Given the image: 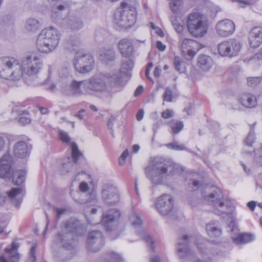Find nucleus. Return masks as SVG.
Listing matches in <instances>:
<instances>
[{"label": "nucleus", "instance_id": "obj_1", "mask_svg": "<svg viewBox=\"0 0 262 262\" xmlns=\"http://www.w3.org/2000/svg\"><path fill=\"white\" fill-rule=\"evenodd\" d=\"M179 167L169 160L160 157L155 158L151 165L145 168L147 178L156 184L161 183L167 177L179 172Z\"/></svg>", "mask_w": 262, "mask_h": 262}, {"label": "nucleus", "instance_id": "obj_2", "mask_svg": "<svg viewBox=\"0 0 262 262\" xmlns=\"http://www.w3.org/2000/svg\"><path fill=\"white\" fill-rule=\"evenodd\" d=\"M114 82L117 85L124 84L121 75L113 74L112 73H101L91 77L84 83L88 91L97 92H110L111 88L109 82Z\"/></svg>", "mask_w": 262, "mask_h": 262}, {"label": "nucleus", "instance_id": "obj_3", "mask_svg": "<svg viewBox=\"0 0 262 262\" xmlns=\"http://www.w3.org/2000/svg\"><path fill=\"white\" fill-rule=\"evenodd\" d=\"M58 42L57 30L50 27L43 30L39 34L36 40V47L39 51L48 53L55 49Z\"/></svg>", "mask_w": 262, "mask_h": 262}, {"label": "nucleus", "instance_id": "obj_4", "mask_svg": "<svg viewBox=\"0 0 262 262\" xmlns=\"http://www.w3.org/2000/svg\"><path fill=\"white\" fill-rule=\"evenodd\" d=\"M21 67L25 75V80L30 84L36 75L42 69V61L40 57L34 54L24 56L21 61Z\"/></svg>", "mask_w": 262, "mask_h": 262}, {"label": "nucleus", "instance_id": "obj_5", "mask_svg": "<svg viewBox=\"0 0 262 262\" xmlns=\"http://www.w3.org/2000/svg\"><path fill=\"white\" fill-rule=\"evenodd\" d=\"M186 24L188 31L194 37H203L207 33L208 28L207 20L205 16L199 13H190Z\"/></svg>", "mask_w": 262, "mask_h": 262}, {"label": "nucleus", "instance_id": "obj_6", "mask_svg": "<svg viewBox=\"0 0 262 262\" xmlns=\"http://www.w3.org/2000/svg\"><path fill=\"white\" fill-rule=\"evenodd\" d=\"M134 8L129 6L117 9L114 13V20L116 24L122 28H127L135 22L136 17Z\"/></svg>", "mask_w": 262, "mask_h": 262}, {"label": "nucleus", "instance_id": "obj_7", "mask_svg": "<svg viewBox=\"0 0 262 262\" xmlns=\"http://www.w3.org/2000/svg\"><path fill=\"white\" fill-rule=\"evenodd\" d=\"M94 59L89 53L78 51L76 52L74 66L75 70L80 73H86L91 71L93 68Z\"/></svg>", "mask_w": 262, "mask_h": 262}, {"label": "nucleus", "instance_id": "obj_8", "mask_svg": "<svg viewBox=\"0 0 262 262\" xmlns=\"http://www.w3.org/2000/svg\"><path fill=\"white\" fill-rule=\"evenodd\" d=\"M241 49V44L236 39H230L223 41L218 46L219 54L222 56L233 57L236 56Z\"/></svg>", "mask_w": 262, "mask_h": 262}, {"label": "nucleus", "instance_id": "obj_9", "mask_svg": "<svg viewBox=\"0 0 262 262\" xmlns=\"http://www.w3.org/2000/svg\"><path fill=\"white\" fill-rule=\"evenodd\" d=\"M120 193L116 186L106 184L102 189V198L104 203L108 206L116 205L119 202Z\"/></svg>", "mask_w": 262, "mask_h": 262}, {"label": "nucleus", "instance_id": "obj_10", "mask_svg": "<svg viewBox=\"0 0 262 262\" xmlns=\"http://www.w3.org/2000/svg\"><path fill=\"white\" fill-rule=\"evenodd\" d=\"M204 199L214 208L219 204H222L224 197L222 190L218 187L212 186L208 187L202 193Z\"/></svg>", "mask_w": 262, "mask_h": 262}, {"label": "nucleus", "instance_id": "obj_11", "mask_svg": "<svg viewBox=\"0 0 262 262\" xmlns=\"http://www.w3.org/2000/svg\"><path fill=\"white\" fill-rule=\"evenodd\" d=\"M72 147V158L68 157L62 164L60 172L62 174H66L72 171L74 164H76L78 158L82 156V153L79 150L78 146L75 142L71 144Z\"/></svg>", "mask_w": 262, "mask_h": 262}, {"label": "nucleus", "instance_id": "obj_12", "mask_svg": "<svg viewBox=\"0 0 262 262\" xmlns=\"http://www.w3.org/2000/svg\"><path fill=\"white\" fill-rule=\"evenodd\" d=\"M103 245L104 237L101 231L94 230L89 233L86 242V247L89 251L96 252Z\"/></svg>", "mask_w": 262, "mask_h": 262}, {"label": "nucleus", "instance_id": "obj_13", "mask_svg": "<svg viewBox=\"0 0 262 262\" xmlns=\"http://www.w3.org/2000/svg\"><path fill=\"white\" fill-rule=\"evenodd\" d=\"M60 229L73 232L75 235H82L85 232V227L81 222L75 218H71L63 221L61 224Z\"/></svg>", "mask_w": 262, "mask_h": 262}, {"label": "nucleus", "instance_id": "obj_14", "mask_svg": "<svg viewBox=\"0 0 262 262\" xmlns=\"http://www.w3.org/2000/svg\"><path fill=\"white\" fill-rule=\"evenodd\" d=\"M156 206L157 210L162 215L170 214L173 210V201L171 195L164 194L159 198L156 202Z\"/></svg>", "mask_w": 262, "mask_h": 262}, {"label": "nucleus", "instance_id": "obj_15", "mask_svg": "<svg viewBox=\"0 0 262 262\" xmlns=\"http://www.w3.org/2000/svg\"><path fill=\"white\" fill-rule=\"evenodd\" d=\"M57 239L58 243L68 250L73 249L76 245V236L73 234V232H67L60 229Z\"/></svg>", "mask_w": 262, "mask_h": 262}, {"label": "nucleus", "instance_id": "obj_16", "mask_svg": "<svg viewBox=\"0 0 262 262\" xmlns=\"http://www.w3.org/2000/svg\"><path fill=\"white\" fill-rule=\"evenodd\" d=\"M130 221L136 229L138 234L141 236L152 250H154V245L151 237L149 235H144V231L141 227L142 224V221L140 216L138 214L133 213L130 216Z\"/></svg>", "mask_w": 262, "mask_h": 262}, {"label": "nucleus", "instance_id": "obj_17", "mask_svg": "<svg viewBox=\"0 0 262 262\" xmlns=\"http://www.w3.org/2000/svg\"><path fill=\"white\" fill-rule=\"evenodd\" d=\"M191 236L184 235L183 238L179 239V242L177 247V254L181 259L188 258L191 259V257L193 255L191 250L189 248L188 243Z\"/></svg>", "mask_w": 262, "mask_h": 262}, {"label": "nucleus", "instance_id": "obj_18", "mask_svg": "<svg viewBox=\"0 0 262 262\" xmlns=\"http://www.w3.org/2000/svg\"><path fill=\"white\" fill-rule=\"evenodd\" d=\"M120 215V212L117 209H112L103 214L101 223L107 231H112L115 227L116 220Z\"/></svg>", "mask_w": 262, "mask_h": 262}, {"label": "nucleus", "instance_id": "obj_19", "mask_svg": "<svg viewBox=\"0 0 262 262\" xmlns=\"http://www.w3.org/2000/svg\"><path fill=\"white\" fill-rule=\"evenodd\" d=\"M234 23L228 19L219 21L216 25L217 33L221 36L226 37L232 34L235 31Z\"/></svg>", "mask_w": 262, "mask_h": 262}, {"label": "nucleus", "instance_id": "obj_20", "mask_svg": "<svg viewBox=\"0 0 262 262\" xmlns=\"http://www.w3.org/2000/svg\"><path fill=\"white\" fill-rule=\"evenodd\" d=\"M248 42L252 48L258 47L262 43V27L252 28L248 34Z\"/></svg>", "mask_w": 262, "mask_h": 262}, {"label": "nucleus", "instance_id": "obj_21", "mask_svg": "<svg viewBox=\"0 0 262 262\" xmlns=\"http://www.w3.org/2000/svg\"><path fill=\"white\" fill-rule=\"evenodd\" d=\"M12 158L9 154H6L0 158V178L6 179L10 177Z\"/></svg>", "mask_w": 262, "mask_h": 262}, {"label": "nucleus", "instance_id": "obj_22", "mask_svg": "<svg viewBox=\"0 0 262 262\" xmlns=\"http://www.w3.org/2000/svg\"><path fill=\"white\" fill-rule=\"evenodd\" d=\"M79 188L81 192H78V194L80 195V198L76 200V201L80 204H85L88 202H95L96 200V192L95 191H92L88 194V199H84L85 196V192L89 190V185L85 182H82L80 184Z\"/></svg>", "mask_w": 262, "mask_h": 262}, {"label": "nucleus", "instance_id": "obj_23", "mask_svg": "<svg viewBox=\"0 0 262 262\" xmlns=\"http://www.w3.org/2000/svg\"><path fill=\"white\" fill-rule=\"evenodd\" d=\"M21 77L25 79L21 64L20 65L19 61L16 59L13 66L10 69L9 72H8L4 78L10 80H18Z\"/></svg>", "mask_w": 262, "mask_h": 262}, {"label": "nucleus", "instance_id": "obj_24", "mask_svg": "<svg viewBox=\"0 0 262 262\" xmlns=\"http://www.w3.org/2000/svg\"><path fill=\"white\" fill-rule=\"evenodd\" d=\"M99 57L102 62L108 64L116 60V52L113 48H104L100 50Z\"/></svg>", "mask_w": 262, "mask_h": 262}, {"label": "nucleus", "instance_id": "obj_25", "mask_svg": "<svg viewBox=\"0 0 262 262\" xmlns=\"http://www.w3.org/2000/svg\"><path fill=\"white\" fill-rule=\"evenodd\" d=\"M118 50L121 55L129 58L134 51V47L130 40L127 38L120 40L118 43Z\"/></svg>", "mask_w": 262, "mask_h": 262}, {"label": "nucleus", "instance_id": "obj_26", "mask_svg": "<svg viewBox=\"0 0 262 262\" xmlns=\"http://www.w3.org/2000/svg\"><path fill=\"white\" fill-rule=\"evenodd\" d=\"M73 30L77 31L83 27V23L80 18L74 14L68 16L67 19H64V23L62 25Z\"/></svg>", "mask_w": 262, "mask_h": 262}, {"label": "nucleus", "instance_id": "obj_27", "mask_svg": "<svg viewBox=\"0 0 262 262\" xmlns=\"http://www.w3.org/2000/svg\"><path fill=\"white\" fill-rule=\"evenodd\" d=\"M16 59L13 57H4L0 58V76L4 78L10 69L13 66Z\"/></svg>", "mask_w": 262, "mask_h": 262}, {"label": "nucleus", "instance_id": "obj_28", "mask_svg": "<svg viewBox=\"0 0 262 262\" xmlns=\"http://www.w3.org/2000/svg\"><path fill=\"white\" fill-rule=\"evenodd\" d=\"M133 67L134 64L133 61L127 58L122 60L121 68L119 72L116 71L112 73L113 74H118L119 73L122 77V80L124 83L122 85H124L126 83V82L124 80V77L127 76L128 75H130L129 72L132 71Z\"/></svg>", "mask_w": 262, "mask_h": 262}, {"label": "nucleus", "instance_id": "obj_29", "mask_svg": "<svg viewBox=\"0 0 262 262\" xmlns=\"http://www.w3.org/2000/svg\"><path fill=\"white\" fill-rule=\"evenodd\" d=\"M24 193V190L21 188H12L10 191L7 192L12 204L16 207H18L20 204Z\"/></svg>", "mask_w": 262, "mask_h": 262}, {"label": "nucleus", "instance_id": "obj_30", "mask_svg": "<svg viewBox=\"0 0 262 262\" xmlns=\"http://www.w3.org/2000/svg\"><path fill=\"white\" fill-rule=\"evenodd\" d=\"M28 153V147L25 142L19 141L14 145L13 154L16 157L24 158L27 156Z\"/></svg>", "mask_w": 262, "mask_h": 262}, {"label": "nucleus", "instance_id": "obj_31", "mask_svg": "<svg viewBox=\"0 0 262 262\" xmlns=\"http://www.w3.org/2000/svg\"><path fill=\"white\" fill-rule=\"evenodd\" d=\"M213 64V60L209 56L202 54L198 57V65L202 70H209L212 68Z\"/></svg>", "mask_w": 262, "mask_h": 262}, {"label": "nucleus", "instance_id": "obj_32", "mask_svg": "<svg viewBox=\"0 0 262 262\" xmlns=\"http://www.w3.org/2000/svg\"><path fill=\"white\" fill-rule=\"evenodd\" d=\"M240 103L246 107L253 108L256 105L257 101L255 96L250 94H243L240 99Z\"/></svg>", "mask_w": 262, "mask_h": 262}, {"label": "nucleus", "instance_id": "obj_33", "mask_svg": "<svg viewBox=\"0 0 262 262\" xmlns=\"http://www.w3.org/2000/svg\"><path fill=\"white\" fill-rule=\"evenodd\" d=\"M19 244L17 243L13 242L11 243V248L8 247L5 249V251L9 254L11 262H17L19 260V255L17 252Z\"/></svg>", "mask_w": 262, "mask_h": 262}, {"label": "nucleus", "instance_id": "obj_34", "mask_svg": "<svg viewBox=\"0 0 262 262\" xmlns=\"http://www.w3.org/2000/svg\"><path fill=\"white\" fill-rule=\"evenodd\" d=\"M222 203L223 205L222 204H219L214 207L215 213L219 215H230L232 211V207L229 205L228 202H225L224 200L222 201Z\"/></svg>", "mask_w": 262, "mask_h": 262}, {"label": "nucleus", "instance_id": "obj_35", "mask_svg": "<svg viewBox=\"0 0 262 262\" xmlns=\"http://www.w3.org/2000/svg\"><path fill=\"white\" fill-rule=\"evenodd\" d=\"M58 75V83L59 84L70 82L73 79L71 74V70L68 68H61L59 71Z\"/></svg>", "mask_w": 262, "mask_h": 262}, {"label": "nucleus", "instance_id": "obj_36", "mask_svg": "<svg viewBox=\"0 0 262 262\" xmlns=\"http://www.w3.org/2000/svg\"><path fill=\"white\" fill-rule=\"evenodd\" d=\"M255 238V235L251 233H242L236 237L233 238V242L237 244H245L253 241Z\"/></svg>", "mask_w": 262, "mask_h": 262}, {"label": "nucleus", "instance_id": "obj_37", "mask_svg": "<svg viewBox=\"0 0 262 262\" xmlns=\"http://www.w3.org/2000/svg\"><path fill=\"white\" fill-rule=\"evenodd\" d=\"M26 172L24 170H17L13 171L12 178V182L15 185H21L25 181Z\"/></svg>", "mask_w": 262, "mask_h": 262}, {"label": "nucleus", "instance_id": "obj_38", "mask_svg": "<svg viewBox=\"0 0 262 262\" xmlns=\"http://www.w3.org/2000/svg\"><path fill=\"white\" fill-rule=\"evenodd\" d=\"M70 14H66L64 11H58L54 9H52V10L51 17L58 21L61 25L64 24V19H67L68 16Z\"/></svg>", "mask_w": 262, "mask_h": 262}, {"label": "nucleus", "instance_id": "obj_39", "mask_svg": "<svg viewBox=\"0 0 262 262\" xmlns=\"http://www.w3.org/2000/svg\"><path fill=\"white\" fill-rule=\"evenodd\" d=\"M72 95H81L83 94V91L81 89V86H83L85 91L88 92V89L84 86V83L85 81H77L76 80L72 79Z\"/></svg>", "mask_w": 262, "mask_h": 262}, {"label": "nucleus", "instance_id": "obj_40", "mask_svg": "<svg viewBox=\"0 0 262 262\" xmlns=\"http://www.w3.org/2000/svg\"><path fill=\"white\" fill-rule=\"evenodd\" d=\"M199 43L191 39L185 38L181 43V49L183 54H185V51L191 48H195V47H199Z\"/></svg>", "mask_w": 262, "mask_h": 262}, {"label": "nucleus", "instance_id": "obj_41", "mask_svg": "<svg viewBox=\"0 0 262 262\" xmlns=\"http://www.w3.org/2000/svg\"><path fill=\"white\" fill-rule=\"evenodd\" d=\"M206 231L210 236L218 237L221 235V230L214 223L206 225Z\"/></svg>", "mask_w": 262, "mask_h": 262}, {"label": "nucleus", "instance_id": "obj_42", "mask_svg": "<svg viewBox=\"0 0 262 262\" xmlns=\"http://www.w3.org/2000/svg\"><path fill=\"white\" fill-rule=\"evenodd\" d=\"M169 125L173 135L179 133L184 127L183 122L180 121H172L169 123Z\"/></svg>", "mask_w": 262, "mask_h": 262}, {"label": "nucleus", "instance_id": "obj_43", "mask_svg": "<svg viewBox=\"0 0 262 262\" xmlns=\"http://www.w3.org/2000/svg\"><path fill=\"white\" fill-rule=\"evenodd\" d=\"M173 65L175 69L180 73L185 72L186 70L185 63L180 57L176 56L174 57Z\"/></svg>", "mask_w": 262, "mask_h": 262}, {"label": "nucleus", "instance_id": "obj_44", "mask_svg": "<svg viewBox=\"0 0 262 262\" xmlns=\"http://www.w3.org/2000/svg\"><path fill=\"white\" fill-rule=\"evenodd\" d=\"M39 22L36 19L30 18L28 19L25 25V27L28 31H35L38 29Z\"/></svg>", "mask_w": 262, "mask_h": 262}, {"label": "nucleus", "instance_id": "obj_45", "mask_svg": "<svg viewBox=\"0 0 262 262\" xmlns=\"http://www.w3.org/2000/svg\"><path fill=\"white\" fill-rule=\"evenodd\" d=\"M71 81L70 82L62 83L59 85L61 88L62 92L66 95L71 96L72 95V85Z\"/></svg>", "mask_w": 262, "mask_h": 262}, {"label": "nucleus", "instance_id": "obj_46", "mask_svg": "<svg viewBox=\"0 0 262 262\" xmlns=\"http://www.w3.org/2000/svg\"><path fill=\"white\" fill-rule=\"evenodd\" d=\"M53 9L58 11H64L66 14H70V5L68 2H63L61 3L57 4Z\"/></svg>", "mask_w": 262, "mask_h": 262}, {"label": "nucleus", "instance_id": "obj_47", "mask_svg": "<svg viewBox=\"0 0 262 262\" xmlns=\"http://www.w3.org/2000/svg\"><path fill=\"white\" fill-rule=\"evenodd\" d=\"M253 152L254 154V160L259 165L262 166V146L260 148L255 149Z\"/></svg>", "mask_w": 262, "mask_h": 262}, {"label": "nucleus", "instance_id": "obj_48", "mask_svg": "<svg viewBox=\"0 0 262 262\" xmlns=\"http://www.w3.org/2000/svg\"><path fill=\"white\" fill-rule=\"evenodd\" d=\"M59 137L60 140L65 144H70L71 140L68 133L63 130L59 131Z\"/></svg>", "mask_w": 262, "mask_h": 262}, {"label": "nucleus", "instance_id": "obj_49", "mask_svg": "<svg viewBox=\"0 0 262 262\" xmlns=\"http://www.w3.org/2000/svg\"><path fill=\"white\" fill-rule=\"evenodd\" d=\"M167 147L176 150H187L188 149L183 144H179L177 142L168 143L167 144Z\"/></svg>", "mask_w": 262, "mask_h": 262}, {"label": "nucleus", "instance_id": "obj_50", "mask_svg": "<svg viewBox=\"0 0 262 262\" xmlns=\"http://www.w3.org/2000/svg\"><path fill=\"white\" fill-rule=\"evenodd\" d=\"M170 21L174 29L177 32L180 33L183 31V26L178 22L176 16H171Z\"/></svg>", "mask_w": 262, "mask_h": 262}, {"label": "nucleus", "instance_id": "obj_51", "mask_svg": "<svg viewBox=\"0 0 262 262\" xmlns=\"http://www.w3.org/2000/svg\"><path fill=\"white\" fill-rule=\"evenodd\" d=\"M181 1L180 0H173L169 3V6L171 10L174 13H178L180 10V6L181 5Z\"/></svg>", "mask_w": 262, "mask_h": 262}, {"label": "nucleus", "instance_id": "obj_52", "mask_svg": "<svg viewBox=\"0 0 262 262\" xmlns=\"http://www.w3.org/2000/svg\"><path fill=\"white\" fill-rule=\"evenodd\" d=\"M255 143V135L254 133L250 132L246 139L245 144L247 146L251 147Z\"/></svg>", "mask_w": 262, "mask_h": 262}, {"label": "nucleus", "instance_id": "obj_53", "mask_svg": "<svg viewBox=\"0 0 262 262\" xmlns=\"http://www.w3.org/2000/svg\"><path fill=\"white\" fill-rule=\"evenodd\" d=\"M260 82V78L259 77H251L248 78L247 83L249 86L254 87L258 85Z\"/></svg>", "mask_w": 262, "mask_h": 262}, {"label": "nucleus", "instance_id": "obj_54", "mask_svg": "<svg viewBox=\"0 0 262 262\" xmlns=\"http://www.w3.org/2000/svg\"><path fill=\"white\" fill-rule=\"evenodd\" d=\"M163 100L167 102H171L172 100V91L169 88H166L163 96Z\"/></svg>", "mask_w": 262, "mask_h": 262}, {"label": "nucleus", "instance_id": "obj_55", "mask_svg": "<svg viewBox=\"0 0 262 262\" xmlns=\"http://www.w3.org/2000/svg\"><path fill=\"white\" fill-rule=\"evenodd\" d=\"M67 210L63 208H53V211L56 213V219L58 221L61 216L65 214Z\"/></svg>", "mask_w": 262, "mask_h": 262}, {"label": "nucleus", "instance_id": "obj_56", "mask_svg": "<svg viewBox=\"0 0 262 262\" xmlns=\"http://www.w3.org/2000/svg\"><path fill=\"white\" fill-rule=\"evenodd\" d=\"M109 258L112 262H119L122 260L121 256L115 252L110 253Z\"/></svg>", "mask_w": 262, "mask_h": 262}, {"label": "nucleus", "instance_id": "obj_57", "mask_svg": "<svg viewBox=\"0 0 262 262\" xmlns=\"http://www.w3.org/2000/svg\"><path fill=\"white\" fill-rule=\"evenodd\" d=\"M199 50V47H195V48H191L185 51V54L188 55L189 57L191 58L195 56L196 52Z\"/></svg>", "mask_w": 262, "mask_h": 262}, {"label": "nucleus", "instance_id": "obj_58", "mask_svg": "<svg viewBox=\"0 0 262 262\" xmlns=\"http://www.w3.org/2000/svg\"><path fill=\"white\" fill-rule=\"evenodd\" d=\"M129 152L127 149L125 150L119 158V163L120 165H123L124 163L125 159L128 157Z\"/></svg>", "mask_w": 262, "mask_h": 262}, {"label": "nucleus", "instance_id": "obj_59", "mask_svg": "<svg viewBox=\"0 0 262 262\" xmlns=\"http://www.w3.org/2000/svg\"><path fill=\"white\" fill-rule=\"evenodd\" d=\"M161 116L164 119H168L173 117V112L170 110H166L162 113Z\"/></svg>", "mask_w": 262, "mask_h": 262}, {"label": "nucleus", "instance_id": "obj_60", "mask_svg": "<svg viewBox=\"0 0 262 262\" xmlns=\"http://www.w3.org/2000/svg\"><path fill=\"white\" fill-rule=\"evenodd\" d=\"M30 122L31 119L28 117H21L19 119V123L22 125H25L26 124H28Z\"/></svg>", "mask_w": 262, "mask_h": 262}, {"label": "nucleus", "instance_id": "obj_61", "mask_svg": "<svg viewBox=\"0 0 262 262\" xmlns=\"http://www.w3.org/2000/svg\"><path fill=\"white\" fill-rule=\"evenodd\" d=\"M163 123V121L162 119L159 120L156 124L153 125L152 130L154 131V134H155L157 132L158 128L161 126Z\"/></svg>", "mask_w": 262, "mask_h": 262}, {"label": "nucleus", "instance_id": "obj_62", "mask_svg": "<svg viewBox=\"0 0 262 262\" xmlns=\"http://www.w3.org/2000/svg\"><path fill=\"white\" fill-rule=\"evenodd\" d=\"M115 120V118L113 116H111L107 122V126L110 130H112L113 132V126L114 125V122Z\"/></svg>", "mask_w": 262, "mask_h": 262}, {"label": "nucleus", "instance_id": "obj_63", "mask_svg": "<svg viewBox=\"0 0 262 262\" xmlns=\"http://www.w3.org/2000/svg\"><path fill=\"white\" fill-rule=\"evenodd\" d=\"M85 112V110L84 109H81L78 112L77 114L75 115V116L80 120H83L84 119V115L83 114Z\"/></svg>", "mask_w": 262, "mask_h": 262}, {"label": "nucleus", "instance_id": "obj_64", "mask_svg": "<svg viewBox=\"0 0 262 262\" xmlns=\"http://www.w3.org/2000/svg\"><path fill=\"white\" fill-rule=\"evenodd\" d=\"M157 48L161 51H163L166 49V46L161 41L157 42Z\"/></svg>", "mask_w": 262, "mask_h": 262}]
</instances>
